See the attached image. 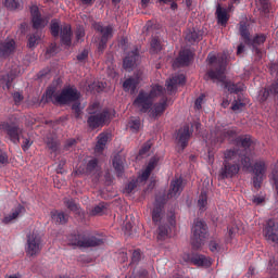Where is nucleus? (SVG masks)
I'll return each instance as SVG.
<instances>
[{
    "label": "nucleus",
    "mask_w": 278,
    "mask_h": 278,
    "mask_svg": "<svg viewBox=\"0 0 278 278\" xmlns=\"http://www.w3.org/2000/svg\"><path fill=\"white\" fill-rule=\"evenodd\" d=\"M30 16L34 29H45V27H47L49 20H47V17H42V13H40V9L38 7L33 5L30 8Z\"/></svg>",
    "instance_id": "obj_12"
},
{
    "label": "nucleus",
    "mask_w": 278,
    "mask_h": 278,
    "mask_svg": "<svg viewBox=\"0 0 278 278\" xmlns=\"http://www.w3.org/2000/svg\"><path fill=\"white\" fill-rule=\"evenodd\" d=\"M113 167L117 177L125 175V160L121 155H115L113 159Z\"/></svg>",
    "instance_id": "obj_30"
},
{
    "label": "nucleus",
    "mask_w": 278,
    "mask_h": 278,
    "mask_svg": "<svg viewBox=\"0 0 278 278\" xmlns=\"http://www.w3.org/2000/svg\"><path fill=\"white\" fill-rule=\"evenodd\" d=\"M88 89L91 92H101L103 90V83H93L91 85L88 86Z\"/></svg>",
    "instance_id": "obj_49"
},
{
    "label": "nucleus",
    "mask_w": 278,
    "mask_h": 278,
    "mask_svg": "<svg viewBox=\"0 0 278 278\" xmlns=\"http://www.w3.org/2000/svg\"><path fill=\"white\" fill-rule=\"evenodd\" d=\"M215 14L218 25H222V27H227V23H229V14L227 13V9L218 4Z\"/></svg>",
    "instance_id": "obj_26"
},
{
    "label": "nucleus",
    "mask_w": 278,
    "mask_h": 278,
    "mask_svg": "<svg viewBox=\"0 0 278 278\" xmlns=\"http://www.w3.org/2000/svg\"><path fill=\"white\" fill-rule=\"evenodd\" d=\"M108 140H110V135L106 132H101L98 136V141L94 147V153H103L105 151V144H108Z\"/></svg>",
    "instance_id": "obj_29"
},
{
    "label": "nucleus",
    "mask_w": 278,
    "mask_h": 278,
    "mask_svg": "<svg viewBox=\"0 0 278 278\" xmlns=\"http://www.w3.org/2000/svg\"><path fill=\"white\" fill-rule=\"evenodd\" d=\"M264 236L268 242H278V225L275 219H268L264 228Z\"/></svg>",
    "instance_id": "obj_17"
},
{
    "label": "nucleus",
    "mask_w": 278,
    "mask_h": 278,
    "mask_svg": "<svg viewBox=\"0 0 278 278\" xmlns=\"http://www.w3.org/2000/svg\"><path fill=\"white\" fill-rule=\"evenodd\" d=\"M151 151V141H147L142 148L139 150V155H146V153H149Z\"/></svg>",
    "instance_id": "obj_57"
},
{
    "label": "nucleus",
    "mask_w": 278,
    "mask_h": 278,
    "mask_svg": "<svg viewBox=\"0 0 278 278\" xmlns=\"http://www.w3.org/2000/svg\"><path fill=\"white\" fill-rule=\"evenodd\" d=\"M184 192V178L178 177L170 181L167 199H178Z\"/></svg>",
    "instance_id": "obj_16"
},
{
    "label": "nucleus",
    "mask_w": 278,
    "mask_h": 278,
    "mask_svg": "<svg viewBox=\"0 0 278 278\" xmlns=\"http://www.w3.org/2000/svg\"><path fill=\"white\" fill-rule=\"evenodd\" d=\"M79 99V92L77 89L70 87L65 88L61 91L59 96H56L55 101L59 105H66V103H73V101H77Z\"/></svg>",
    "instance_id": "obj_11"
},
{
    "label": "nucleus",
    "mask_w": 278,
    "mask_h": 278,
    "mask_svg": "<svg viewBox=\"0 0 278 278\" xmlns=\"http://www.w3.org/2000/svg\"><path fill=\"white\" fill-rule=\"evenodd\" d=\"M192 60V51L189 49L181 50L178 58L173 62V68H181V66H190Z\"/></svg>",
    "instance_id": "obj_18"
},
{
    "label": "nucleus",
    "mask_w": 278,
    "mask_h": 278,
    "mask_svg": "<svg viewBox=\"0 0 278 278\" xmlns=\"http://www.w3.org/2000/svg\"><path fill=\"white\" fill-rule=\"evenodd\" d=\"M47 147L50 151L55 152L60 149V142L53 138L47 140Z\"/></svg>",
    "instance_id": "obj_45"
},
{
    "label": "nucleus",
    "mask_w": 278,
    "mask_h": 278,
    "mask_svg": "<svg viewBox=\"0 0 278 278\" xmlns=\"http://www.w3.org/2000/svg\"><path fill=\"white\" fill-rule=\"evenodd\" d=\"M266 162L265 161H256L252 167L253 172V186L256 190L262 188V182L264 181V177H266Z\"/></svg>",
    "instance_id": "obj_10"
},
{
    "label": "nucleus",
    "mask_w": 278,
    "mask_h": 278,
    "mask_svg": "<svg viewBox=\"0 0 278 278\" xmlns=\"http://www.w3.org/2000/svg\"><path fill=\"white\" fill-rule=\"evenodd\" d=\"M4 129L13 144H18V142H21V134H23V129H21V127L7 123L4 124Z\"/></svg>",
    "instance_id": "obj_22"
},
{
    "label": "nucleus",
    "mask_w": 278,
    "mask_h": 278,
    "mask_svg": "<svg viewBox=\"0 0 278 278\" xmlns=\"http://www.w3.org/2000/svg\"><path fill=\"white\" fill-rule=\"evenodd\" d=\"M56 97H60V94L55 93V88L49 87L41 97V103H53V105H60V102H55Z\"/></svg>",
    "instance_id": "obj_27"
},
{
    "label": "nucleus",
    "mask_w": 278,
    "mask_h": 278,
    "mask_svg": "<svg viewBox=\"0 0 278 278\" xmlns=\"http://www.w3.org/2000/svg\"><path fill=\"white\" fill-rule=\"evenodd\" d=\"M140 81H142V77L140 74H135L132 77L127 78L123 83L124 91L130 92V94H134V92H136V90L138 89Z\"/></svg>",
    "instance_id": "obj_19"
},
{
    "label": "nucleus",
    "mask_w": 278,
    "mask_h": 278,
    "mask_svg": "<svg viewBox=\"0 0 278 278\" xmlns=\"http://www.w3.org/2000/svg\"><path fill=\"white\" fill-rule=\"evenodd\" d=\"M239 25V34L243 39L244 45H250L251 33L249 31V26H247V23H240Z\"/></svg>",
    "instance_id": "obj_33"
},
{
    "label": "nucleus",
    "mask_w": 278,
    "mask_h": 278,
    "mask_svg": "<svg viewBox=\"0 0 278 278\" xmlns=\"http://www.w3.org/2000/svg\"><path fill=\"white\" fill-rule=\"evenodd\" d=\"M50 216L55 225H66L68 223V214L64 213V211L53 210L50 212Z\"/></svg>",
    "instance_id": "obj_25"
},
{
    "label": "nucleus",
    "mask_w": 278,
    "mask_h": 278,
    "mask_svg": "<svg viewBox=\"0 0 278 278\" xmlns=\"http://www.w3.org/2000/svg\"><path fill=\"white\" fill-rule=\"evenodd\" d=\"M192 127L190 128V125L186 124L182 127H180L176 135L177 143L180 144L181 149H186L188 147V142H190V138L193 134Z\"/></svg>",
    "instance_id": "obj_13"
},
{
    "label": "nucleus",
    "mask_w": 278,
    "mask_h": 278,
    "mask_svg": "<svg viewBox=\"0 0 278 278\" xmlns=\"http://www.w3.org/2000/svg\"><path fill=\"white\" fill-rule=\"evenodd\" d=\"M42 251V237L38 232H33L27 236L26 253L34 257Z\"/></svg>",
    "instance_id": "obj_9"
},
{
    "label": "nucleus",
    "mask_w": 278,
    "mask_h": 278,
    "mask_svg": "<svg viewBox=\"0 0 278 278\" xmlns=\"http://www.w3.org/2000/svg\"><path fill=\"white\" fill-rule=\"evenodd\" d=\"M167 223L170 225V227H175L176 220H175V212H170L167 216Z\"/></svg>",
    "instance_id": "obj_62"
},
{
    "label": "nucleus",
    "mask_w": 278,
    "mask_h": 278,
    "mask_svg": "<svg viewBox=\"0 0 278 278\" xmlns=\"http://www.w3.org/2000/svg\"><path fill=\"white\" fill-rule=\"evenodd\" d=\"M162 216H164V204H155L154 208L152 211V220L157 225V223H161Z\"/></svg>",
    "instance_id": "obj_32"
},
{
    "label": "nucleus",
    "mask_w": 278,
    "mask_h": 278,
    "mask_svg": "<svg viewBox=\"0 0 278 278\" xmlns=\"http://www.w3.org/2000/svg\"><path fill=\"white\" fill-rule=\"evenodd\" d=\"M108 39H100L99 45H98V51L99 53H103L105 49H108Z\"/></svg>",
    "instance_id": "obj_58"
},
{
    "label": "nucleus",
    "mask_w": 278,
    "mask_h": 278,
    "mask_svg": "<svg viewBox=\"0 0 278 278\" xmlns=\"http://www.w3.org/2000/svg\"><path fill=\"white\" fill-rule=\"evenodd\" d=\"M97 110H99V103H93L87 109L88 114H90L87 119V125L90 129H99V127H103L105 123L110 122V111L108 109L99 113H97Z\"/></svg>",
    "instance_id": "obj_7"
},
{
    "label": "nucleus",
    "mask_w": 278,
    "mask_h": 278,
    "mask_svg": "<svg viewBox=\"0 0 278 278\" xmlns=\"http://www.w3.org/2000/svg\"><path fill=\"white\" fill-rule=\"evenodd\" d=\"M128 125L132 131H138L140 129V119H130Z\"/></svg>",
    "instance_id": "obj_54"
},
{
    "label": "nucleus",
    "mask_w": 278,
    "mask_h": 278,
    "mask_svg": "<svg viewBox=\"0 0 278 278\" xmlns=\"http://www.w3.org/2000/svg\"><path fill=\"white\" fill-rule=\"evenodd\" d=\"M66 242L70 247L78 249H92L105 244V236L103 233H88L86 231L74 230L66 236Z\"/></svg>",
    "instance_id": "obj_2"
},
{
    "label": "nucleus",
    "mask_w": 278,
    "mask_h": 278,
    "mask_svg": "<svg viewBox=\"0 0 278 278\" xmlns=\"http://www.w3.org/2000/svg\"><path fill=\"white\" fill-rule=\"evenodd\" d=\"M74 147H77V139H67L64 144V151H71Z\"/></svg>",
    "instance_id": "obj_50"
},
{
    "label": "nucleus",
    "mask_w": 278,
    "mask_h": 278,
    "mask_svg": "<svg viewBox=\"0 0 278 278\" xmlns=\"http://www.w3.org/2000/svg\"><path fill=\"white\" fill-rule=\"evenodd\" d=\"M192 233V248L195 250L201 249V247H203V242H205V238H207V224H205L203 220L194 222Z\"/></svg>",
    "instance_id": "obj_8"
},
{
    "label": "nucleus",
    "mask_w": 278,
    "mask_h": 278,
    "mask_svg": "<svg viewBox=\"0 0 278 278\" xmlns=\"http://www.w3.org/2000/svg\"><path fill=\"white\" fill-rule=\"evenodd\" d=\"M4 5L9 10H18L21 8V3L16 0H4Z\"/></svg>",
    "instance_id": "obj_47"
},
{
    "label": "nucleus",
    "mask_w": 278,
    "mask_h": 278,
    "mask_svg": "<svg viewBox=\"0 0 278 278\" xmlns=\"http://www.w3.org/2000/svg\"><path fill=\"white\" fill-rule=\"evenodd\" d=\"M31 144H34L33 141H30L27 138H24L23 143H22V151H24V152L29 151Z\"/></svg>",
    "instance_id": "obj_59"
},
{
    "label": "nucleus",
    "mask_w": 278,
    "mask_h": 278,
    "mask_svg": "<svg viewBox=\"0 0 278 278\" xmlns=\"http://www.w3.org/2000/svg\"><path fill=\"white\" fill-rule=\"evenodd\" d=\"M12 97H13V101H14L15 105H18L20 103H23V100L25 99L23 97V93H21L18 91L13 92Z\"/></svg>",
    "instance_id": "obj_51"
},
{
    "label": "nucleus",
    "mask_w": 278,
    "mask_h": 278,
    "mask_svg": "<svg viewBox=\"0 0 278 278\" xmlns=\"http://www.w3.org/2000/svg\"><path fill=\"white\" fill-rule=\"evenodd\" d=\"M147 277H149V271L144 268L138 269L135 276H131V278H147Z\"/></svg>",
    "instance_id": "obj_53"
},
{
    "label": "nucleus",
    "mask_w": 278,
    "mask_h": 278,
    "mask_svg": "<svg viewBox=\"0 0 278 278\" xmlns=\"http://www.w3.org/2000/svg\"><path fill=\"white\" fill-rule=\"evenodd\" d=\"M81 104L79 103H74L72 105V110L74 112V116L75 118H81V108H80Z\"/></svg>",
    "instance_id": "obj_52"
},
{
    "label": "nucleus",
    "mask_w": 278,
    "mask_h": 278,
    "mask_svg": "<svg viewBox=\"0 0 278 278\" xmlns=\"http://www.w3.org/2000/svg\"><path fill=\"white\" fill-rule=\"evenodd\" d=\"M162 51V40L160 37L154 36L150 41V53H160Z\"/></svg>",
    "instance_id": "obj_35"
},
{
    "label": "nucleus",
    "mask_w": 278,
    "mask_h": 278,
    "mask_svg": "<svg viewBox=\"0 0 278 278\" xmlns=\"http://www.w3.org/2000/svg\"><path fill=\"white\" fill-rule=\"evenodd\" d=\"M208 249L212 253H218L220 251V240H211Z\"/></svg>",
    "instance_id": "obj_46"
},
{
    "label": "nucleus",
    "mask_w": 278,
    "mask_h": 278,
    "mask_svg": "<svg viewBox=\"0 0 278 278\" xmlns=\"http://www.w3.org/2000/svg\"><path fill=\"white\" fill-rule=\"evenodd\" d=\"M168 108V97L163 96L162 99L152 104V108L148 112L150 118H160L166 109Z\"/></svg>",
    "instance_id": "obj_14"
},
{
    "label": "nucleus",
    "mask_w": 278,
    "mask_h": 278,
    "mask_svg": "<svg viewBox=\"0 0 278 278\" xmlns=\"http://www.w3.org/2000/svg\"><path fill=\"white\" fill-rule=\"evenodd\" d=\"M269 270H278V262L275 258L269 260Z\"/></svg>",
    "instance_id": "obj_64"
},
{
    "label": "nucleus",
    "mask_w": 278,
    "mask_h": 278,
    "mask_svg": "<svg viewBox=\"0 0 278 278\" xmlns=\"http://www.w3.org/2000/svg\"><path fill=\"white\" fill-rule=\"evenodd\" d=\"M78 62H86L88 60V50H83L81 53L77 55Z\"/></svg>",
    "instance_id": "obj_61"
},
{
    "label": "nucleus",
    "mask_w": 278,
    "mask_h": 278,
    "mask_svg": "<svg viewBox=\"0 0 278 278\" xmlns=\"http://www.w3.org/2000/svg\"><path fill=\"white\" fill-rule=\"evenodd\" d=\"M203 99H205L204 94H201L199 98L195 99V102H194L195 110H201L203 108Z\"/></svg>",
    "instance_id": "obj_60"
},
{
    "label": "nucleus",
    "mask_w": 278,
    "mask_h": 278,
    "mask_svg": "<svg viewBox=\"0 0 278 278\" xmlns=\"http://www.w3.org/2000/svg\"><path fill=\"white\" fill-rule=\"evenodd\" d=\"M23 212H25V206H23L21 204L17 205L15 207V210L12 211V213L4 216V218L2 219V223H4V225H9V223H12V220H16L18 218V216H21V214H23Z\"/></svg>",
    "instance_id": "obj_31"
},
{
    "label": "nucleus",
    "mask_w": 278,
    "mask_h": 278,
    "mask_svg": "<svg viewBox=\"0 0 278 278\" xmlns=\"http://www.w3.org/2000/svg\"><path fill=\"white\" fill-rule=\"evenodd\" d=\"M94 29L101 35L100 39L102 40L114 38V27L112 25L103 26L102 24H96Z\"/></svg>",
    "instance_id": "obj_24"
},
{
    "label": "nucleus",
    "mask_w": 278,
    "mask_h": 278,
    "mask_svg": "<svg viewBox=\"0 0 278 278\" xmlns=\"http://www.w3.org/2000/svg\"><path fill=\"white\" fill-rule=\"evenodd\" d=\"M266 34H256L250 43H247L248 47H252L253 51L260 60H262V50L258 47H262L266 42Z\"/></svg>",
    "instance_id": "obj_21"
},
{
    "label": "nucleus",
    "mask_w": 278,
    "mask_h": 278,
    "mask_svg": "<svg viewBox=\"0 0 278 278\" xmlns=\"http://www.w3.org/2000/svg\"><path fill=\"white\" fill-rule=\"evenodd\" d=\"M253 144V139L251 135H240L235 138V146L238 147L233 149H228V151H235L241 159V164L243 168H251V146Z\"/></svg>",
    "instance_id": "obj_5"
},
{
    "label": "nucleus",
    "mask_w": 278,
    "mask_h": 278,
    "mask_svg": "<svg viewBox=\"0 0 278 278\" xmlns=\"http://www.w3.org/2000/svg\"><path fill=\"white\" fill-rule=\"evenodd\" d=\"M151 170L146 167V169L141 174V181H147L149 177H151Z\"/></svg>",
    "instance_id": "obj_63"
},
{
    "label": "nucleus",
    "mask_w": 278,
    "mask_h": 278,
    "mask_svg": "<svg viewBox=\"0 0 278 278\" xmlns=\"http://www.w3.org/2000/svg\"><path fill=\"white\" fill-rule=\"evenodd\" d=\"M12 81H14V77H12V75L8 74L7 76H3V90H10L12 88Z\"/></svg>",
    "instance_id": "obj_44"
},
{
    "label": "nucleus",
    "mask_w": 278,
    "mask_h": 278,
    "mask_svg": "<svg viewBox=\"0 0 278 278\" xmlns=\"http://www.w3.org/2000/svg\"><path fill=\"white\" fill-rule=\"evenodd\" d=\"M244 105H247L244 102H242V99L238 97V99L232 101L231 110L232 112H242L244 110Z\"/></svg>",
    "instance_id": "obj_41"
},
{
    "label": "nucleus",
    "mask_w": 278,
    "mask_h": 278,
    "mask_svg": "<svg viewBox=\"0 0 278 278\" xmlns=\"http://www.w3.org/2000/svg\"><path fill=\"white\" fill-rule=\"evenodd\" d=\"M207 62L211 68L206 72L207 77L213 80L220 81L224 84V88L228 90L231 94H238V92H242L244 90V85L242 84H233L229 81H225V71H227V61L224 55L216 56L214 54L207 55Z\"/></svg>",
    "instance_id": "obj_1"
},
{
    "label": "nucleus",
    "mask_w": 278,
    "mask_h": 278,
    "mask_svg": "<svg viewBox=\"0 0 278 278\" xmlns=\"http://www.w3.org/2000/svg\"><path fill=\"white\" fill-rule=\"evenodd\" d=\"M159 163H160V159L157 156H153L150 159L146 168H148V170H151L153 173V170H155V166H157Z\"/></svg>",
    "instance_id": "obj_48"
},
{
    "label": "nucleus",
    "mask_w": 278,
    "mask_h": 278,
    "mask_svg": "<svg viewBox=\"0 0 278 278\" xmlns=\"http://www.w3.org/2000/svg\"><path fill=\"white\" fill-rule=\"evenodd\" d=\"M186 40L191 45L194 42H199V40H201V35L197 30H191L186 35Z\"/></svg>",
    "instance_id": "obj_40"
},
{
    "label": "nucleus",
    "mask_w": 278,
    "mask_h": 278,
    "mask_svg": "<svg viewBox=\"0 0 278 278\" xmlns=\"http://www.w3.org/2000/svg\"><path fill=\"white\" fill-rule=\"evenodd\" d=\"M186 84V76L184 74H176L166 80V90L168 94H175L177 92V86H184Z\"/></svg>",
    "instance_id": "obj_15"
},
{
    "label": "nucleus",
    "mask_w": 278,
    "mask_h": 278,
    "mask_svg": "<svg viewBox=\"0 0 278 278\" xmlns=\"http://www.w3.org/2000/svg\"><path fill=\"white\" fill-rule=\"evenodd\" d=\"M140 59V49L138 47L134 48L127 53L123 61V66L126 71H129L136 66V61Z\"/></svg>",
    "instance_id": "obj_20"
},
{
    "label": "nucleus",
    "mask_w": 278,
    "mask_h": 278,
    "mask_svg": "<svg viewBox=\"0 0 278 278\" xmlns=\"http://www.w3.org/2000/svg\"><path fill=\"white\" fill-rule=\"evenodd\" d=\"M138 186V184L134 180H131L130 182H128L125 187V192H127V194H131V192H134V190H136V187Z\"/></svg>",
    "instance_id": "obj_55"
},
{
    "label": "nucleus",
    "mask_w": 278,
    "mask_h": 278,
    "mask_svg": "<svg viewBox=\"0 0 278 278\" xmlns=\"http://www.w3.org/2000/svg\"><path fill=\"white\" fill-rule=\"evenodd\" d=\"M191 262L194 266H203L204 268H210V266H212V260L203 254L193 255Z\"/></svg>",
    "instance_id": "obj_28"
},
{
    "label": "nucleus",
    "mask_w": 278,
    "mask_h": 278,
    "mask_svg": "<svg viewBox=\"0 0 278 278\" xmlns=\"http://www.w3.org/2000/svg\"><path fill=\"white\" fill-rule=\"evenodd\" d=\"M99 170V159H91L87 162L86 173L88 175H92V173H97Z\"/></svg>",
    "instance_id": "obj_36"
},
{
    "label": "nucleus",
    "mask_w": 278,
    "mask_h": 278,
    "mask_svg": "<svg viewBox=\"0 0 278 278\" xmlns=\"http://www.w3.org/2000/svg\"><path fill=\"white\" fill-rule=\"evenodd\" d=\"M157 233V240H166V238H168V236L170 235V226L166 225V224H161L156 230Z\"/></svg>",
    "instance_id": "obj_34"
},
{
    "label": "nucleus",
    "mask_w": 278,
    "mask_h": 278,
    "mask_svg": "<svg viewBox=\"0 0 278 278\" xmlns=\"http://www.w3.org/2000/svg\"><path fill=\"white\" fill-rule=\"evenodd\" d=\"M108 210V203L100 202L91 210V216H103V212Z\"/></svg>",
    "instance_id": "obj_38"
},
{
    "label": "nucleus",
    "mask_w": 278,
    "mask_h": 278,
    "mask_svg": "<svg viewBox=\"0 0 278 278\" xmlns=\"http://www.w3.org/2000/svg\"><path fill=\"white\" fill-rule=\"evenodd\" d=\"M164 87L155 85L151 90L144 91L140 90L138 96L132 102V105L140 112V114H149L153 108V103L156 97H162L164 94Z\"/></svg>",
    "instance_id": "obj_3"
},
{
    "label": "nucleus",
    "mask_w": 278,
    "mask_h": 278,
    "mask_svg": "<svg viewBox=\"0 0 278 278\" xmlns=\"http://www.w3.org/2000/svg\"><path fill=\"white\" fill-rule=\"evenodd\" d=\"M236 136V130H224L223 132H220V135L216 138V142H225L226 138H235Z\"/></svg>",
    "instance_id": "obj_39"
},
{
    "label": "nucleus",
    "mask_w": 278,
    "mask_h": 278,
    "mask_svg": "<svg viewBox=\"0 0 278 278\" xmlns=\"http://www.w3.org/2000/svg\"><path fill=\"white\" fill-rule=\"evenodd\" d=\"M38 42H40V31H36L34 34H30L28 36V42H27V47L29 49H34L37 47Z\"/></svg>",
    "instance_id": "obj_37"
},
{
    "label": "nucleus",
    "mask_w": 278,
    "mask_h": 278,
    "mask_svg": "<svg viewBox=\"0 0 278 278\" xmlns=\"http://www.w3.org/2000/svg\"><path fill=\"white\" fill-rule=\"evenodd\" d=\"M198 206L202 212H205V207H207V193L201 192L198 200Z\"/></svg>",
    "instance_id": "obj_42"
},
{
    "label": "nucleus",
    "mask_w": 278,
    "mask_h": 278,
    "mask_svg": "<svg viewBox=\"0 0 278 278\" xmlns=\"http://www.w3.org/2000/svg\"><path fill=\"white\" fill-rule=\"evenodd\" d=\"M240 154L235 150H226L224 152V162L223 166L219 170V177L222 179H231V177H236L238 173H240Z\"/></svg>",
    "instance_id": "obj_4"
},
{
    "label": "nucleus",
    "mask_w": 278,
    "mask_h": 278,
    "mask_svg": "<svg viewBox=\"0 0 278 278\" xmlns=\"http://www.w3.org/2000/svg\"><path fill=\"white\" fill-rule=\"evenodd\" d=\"M64 205L70 210L71 212H77L79 207L77 206V202L73 199H64Z\"/></svg>",
    "instance_id": "obj_43"
},
{
    "label": "nucleus",
    "mask_w": 278,
    "mask_h": 278,
    "mask_svg": "<svg viewBox=\"0 0 278 278\" xmlns=\"http://www.w3.org/2000/svg\"><path fill=\"white\" fill-rule=\"evenodd\" d=\"M50 34L52 38H61L62 45L65 47H71L73 45V29L71 25L60 23V20L53 18L50 22Z\"/></svg>",
    "instance_id": "obj_6"
},
{
    "label": "nucleus",
    "mask_w": 278,
    "mask_h": 278,
    "mask_svg": "<svg viewBox=\"0 0 278 278\" xmlns=\"http://www.w3.org/2000/svg\"><path fill=\"white\" fill-rule=\"evenodd\" d=\"M16 49V42L14 40L0 41V58H10Z\"/></svg>",
    "instance_id": "obj_23"
},
{
    "label": "nucleus",
    "mask_w": 278,
    "mask_h": 278,
    "mask_svg": "<svg viewBox=\"0 0 278 278\" xmlns=\"http://www.w3.org/2000/svg\"><path fill=\"white\" fill-rule=\"evenodd\" d=\"M141 257H142V254L140 253V250H135L132 252L131 263L138 264V262H140Z\"/></svg>",
    "instance_id": "obj_56"
}]
</instances>
